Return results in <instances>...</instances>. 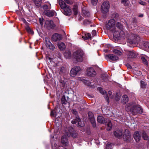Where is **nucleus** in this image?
Returning a JSON list of instances; mask_svg holds the SVG:
<instances>
[{"instance_id": "obj_27", "label": "nucleus", "mask_w": 149, "mask_h": 149, "mask_svg": "<svg viewBox=\"0 0 149 149\" xmlns=\"http://www.w3.org/2000/svg\"><path fill=\"white\" fill-rule=\"evenodd\" d=\"M108 76L107 74H103L101 75V78L103 81H107L108 80Z\"/></svg>"}, {"instance_id": "obj_58", "label": "nucleus", "mask_w": 149, "mask_h": 149, "mask_svg": "<svg viewBox=\"0 0 149 149\" xmlns=\"http://www.w3.org/2000/svg\"><path fill=\"white\" fill-rule=\"evenodd\" d=\"M58 105H59V103H57V104L56 105V108H60V107L59 106L58 107Z\"/></svg>"}, {"instance_id": "obj_10", "label": "nucleus", "mask_w": 149, "mask_h": 149, "mask_svg": "<svg viewBox=\"0 0 149 149\" xmlns=\"http://www.w3.org/2000/svg\"><path fill=\"white\" fill-rule=\"evenodd\" d=\"M98 90L103 95H104V97L106 100V101L107 102H109V100L108 96L107 95V93L104 90H103V89L101 88H97Z\"/></svg>"}, {"instance_id": "obj_60", "label": "nucleus", "mask_w": 149, "mask_h": 149, "mask_svg": "<svg viewBox=\"0 0 149 149\" xmlns=\"http://www.w3.org/2000/svg\"><path fill=\"white\" fill-rule=\"evenodd\" d=\"M93 125V127H95L96 126V124L95 123V121L93 124H92Z\"/></svg>"}, {"instance_id": "obj_51", "label": "nucleus", "mask_w": 149, "mask_h": 149, "mask_svg": "<svg viewBox=\"0 0 149 149\" xmlns=\"http://www.w3.org/2000/svg\"><path fill=\"white\" fill-rule=\"evenodd\" d=\"M112 94V93L111 91H109L108 92V95L109 96V97L110 98H113V96Z\"/></svg>"}, {"instance_id": "obj_64", "label": "nucleus", "mask_w": 149, "mask_h": 149, "mask_svg": "<svg viewBox=\"0 0 149 149\" xmlns=\"http://www.w3.org/2000/svg\"><path fill=\"white\" fill-rule=\"evenodd\" d=\"M109 145H107V147H106V149H107V148H108L109 149Z\"/></svg>"}, {"instance_id": "obj_54", "label": "nucleus", "mask_w": 149, "mask_h": 149, "mask_svg": "<svg viewBox=\"0 0 149 149\" xmlns=\"http://www.w3.org/2000/svg\"><path fill=\"white\" fill-rule=\"evenodd\" d=\"M57 97L56 99L57 102H58L60 101L61 100V97H60V95H57Z\"/></svg>"}, {"instance_id": "obj_24", "label": "nucleus", "mask_w": 149, "mask_h": 149, "mask_svg": "<svg viewBox=\"0 0 149 149\" xmlns=\"http://www.w3.org/2000/svg\"><path fill=\"white\" fill-rule=\"evenodd\" d=\"M64 56L66 58L69 59L71 57V54L69 51H66L64 53Z\"/></svg>"}, {"instance_id": "obj_11", "label": "nucleus", "mask_w": 149, "mask_h": 149, "mask_svg": "<svg viewBox=\"0 0 149 149\" xmlns=\"http://www.w3.org/2000/svg\"><path fill=\"white\" fill-rule=\"evenodd\" d=\"M55 13L56 12L53 10H45L44 11V14L49 17L54 16Z\"/></svg>"}, {"instance_id": "obj_15", "label": "nucleus", "mask_w": 149, "mask_h": 149, "mask_svg": "<svg viewBox=\"0 0 149 149\" xmlns=\"http://www.w3.org/2000/svg\"><path fill=\"white\" fill-rule=\"evenodd\" d=\"M114 135L118 139H120L121 138L123 135V133L121 130H117L114 132Z\"/></svg>"}, {"instance_id": "obj_62", "label": "nucleus", "mask_w": 149, "mask_h": 149, "mask_svg": "<svg viewBox=\"0 0 149 149\" xmlns=\"http://www.w3.org/2000/svg\"><path fill=\"white\" fill-rule=\"evenodd\" d=\"M89 97L90 98H92L93 97V95H88Z\"/></svg>"}, {"instance_id": "obj_39", "label": "nucleus", "mask_w": 149, "mask_h": 149, "mask_svg": "<svg viewBox=\"0 0 149 149\" xmlns=\"http://www.w3.org/2000/svg\"><path fill=\"white\" fill-rule=\"evenodd\" d=\"M83 82L84 84L88 86H89L91 84L90 81L88 80H84L83 81Z\"/></svg>"}, {"instance_id": "obj_41", "label": "nucleus", "mask_w": 149, "mask_h": 149, "mask_svg": "<svg viewBox=\"0 0 149 149\" xmlns=\"http://www.w3.org/2000/svg\"><path fill=\"white\" fill-rule=\"evenodd\" d=\"M121 95L118 93H116V100L117 101H118L120 99Z\"/></svg>"}, {"instance_id": "obj_40", "label": "nucleus", "mask_w": 149, "mask_h": 149, "mask_svg": "<svg viewBox=\"0 0 149 149\" xmlns=\"http://www.w3.org/2000/svg\"><path fill=\"white\" fill-rule=\"evenodd\" d=\"M71 111L72 113L75 115V117H77V116H78V112L76 111V109H72L71 110Z\"/></svg>"}, {"instance_id": "obj_18", "label": "nucleus", "mask_w": 149, "mask_h": 149, "mask_svg": "<svg viewBox=\"0 0 149 149\" xmlns=\"http://www.w3.org/2000/svg\"><path fill=\"white\" fill-rule=\"evenodd\" d=\"M106 125H107V130L108 131H110L111 130L112 127V124L111 121L109 119H107L106 120V122L105 123Z\"/></svg>"}, {"instance_id": "obj_61", "label": "nucleus", "mask_w": 149, "mask_h": 149, "mask_svg": "<svg viewBox=\"0 0 149 149\" xmlns=\"http://www.w3.org/2000/svg\"><path fill=\"white\" fill-rule=\"evenodd\" d=\"M129 68H132V67L129 65L128 64V66H127Z\"/></svg>"}, {"instance_id": "obj_33", "label": "nucleus", "mask_w": 149, "mask_h": 149, "mask_svg": "<svg viewBox=\"0 0 149 149\" xmlns=\"http://www.w3.org/2000/svg\"><path fill=\"white\" fill-rule=\"evenodd\" d=\"M68 97H65V95H63L62 96L61 99V102H67L68 101Z\"/></svg>"}, {"instance_id": "obj_16", "label": "nucleus", "mask_w": 149, "mask_h": 149, "mask_svg": "<svg viewBox=\"0 0 149 149\" xmlns=\"http://www.w3.org/2000/svg\"><path fill=\"white\" fill-rule=\"evenodd\" d=\"M89 118L92 124H93L95 121L93 113L89 111L88 113Z\"/></svg>"}, {"instance_id": "obj_45", "label": "nucleus", "mask_w": 149, "mask_h": 149, "mask_svg": "<svg viewBox=\"0 0 149 149\" xmlns=\"http://www.w3.org/2000/svg\"><path fill=\"white\" fill-rule=\"evenodd\" d=\"M91 22L88 19H85L83 22V24H90Z\"/></svg>"}, {"instance_id": "obj_28", "label": "nucleus", "mask_w": 149, "mask_h": 149, "mask_svg": "<svg viewBox=\"0 0 149 149\" xmlns=\"http://www.w3.org/2000/svg\"><path fill=\"white\" fill-rule=\"evenodd\" d=\"M60 72L61 74H64L66 73V66L65 65H63L60 68Z\"/></svg>"}, {"instance_id": "obj_4", "label": "nucleus", "mask_w": 149, "mask_h": 149, "mask_svg": "<svg viewBox=\"0 0 149 149\" xmlns=\"http://www.w3.org/2000/svg\"><path fill=\"white\" fill-rule=\"evenodd\" d=\"M140 39L139 36L133 34H131L129 36L128 38L129 42L131 44H134L140 40Z\"/></svg>"}, {"instance_id": "obj_13", "label": "nucleus", "mask_w": 149, "mask_h": 149, "mask_svg": "<svg viewBox=\"0 0 149 149\" xmlns=\"http://www.w3.org/2000/svg\"><path fill=\"white\" fill-rule=\"evenodd\" d=\"M111 31L113 32V36L114 37L118 39H119L120 36L119 30H118L115 27L114 28L113 31Z\"/></svg>"}, {"instance_id": "obj_25", "label": "nucleus", "mask_w": 149, "mask_h": 149, "mask_svg": "<svg viewBox=\"0 0 149 149\" xmlns=\"http://www.w3.org/2000/svg\"><path fill=\"white\" fill-rule=\"evenodd\" d=\"M75 118L74 119L72 120L71 122V123L73 124H76L77 123L81 121V119L79 116H77V117H75Z\"/></svg>"}, {"instance_id": "obj_3", "label": "nucleus", "mask_w": 149, "mask_h": 149, "mask_svg": "<svg viewBox=\"0 0 149 149\" xmlns=\"http://www.w3.org/2000/svg\"><path fill=\"white\" fill-rule=\"evenodd\" d=\"M84 55L83 52L81 50L76 51L73 53L74 58L78 62H81L83 61V57Z\"/></svg>"}, {"instance_id": "obj_63", "label": "nucleus", "mask_w": 149, "mask_h": 149, "mask_svg": "<svg viewBox=\"0 0 149 149\" xmlns=\"http://www.w3.org/2000/svg\"><path fill=\"white\" fill-rule=\"evenodd\" d=\"M143 16V14H141L139 15V17H142Z\"/></svg>"}, {"instance_id": "obj_37", "label": "nucleus", "mask_w": 149, "mask_h": 149, "mask_svg": "<svg viewBox=\"0 0 149 149\" xmlns=\"http://www.w3.org/2000/svg\"><path fill=\"white\" fill-rule=\"evenodd\" d=\"M116 25L117 28L118 29H117L118 30L119 29L120 30H122L123 29V26L119 22H117L116 24Z\"/></svg>"}, {"instance_id": "obj_5", "label": "nucleus", "mask_w": 149, "mask_h": 149, "mask_svg": "<svg viewBox=\"0 0 149 149\" xmlns=\"http://www.w3.org/2000/svg\"><path fill=\"white\" fill-rule=\"evenodd\" d=\"M115 21L114 19H111L108 20L105 24L106 29L110 31H113L115 28Z\"/></svg>"}, {"instance_id": "obj_12", "label": "nucleus", "mask_w": 149, "mask_h": 149, "mask_svg": "<svg viewBox=\"0 0 149 149\" xmlns=\"http://www.w3.org/2000/svg\"><path fill=\"white\" fill-rule=\"evenodd\" d=\"M130 132L127 130H125V134L123 135L124 140L126 141L129 140L130 137Z\"/></svg>"}, {"instance_id": "obj_9", "label": "nucleus", "mask_w": 149, "mask_h": 149, "mask_svg": "<svg viewBox=\"0 0 149 149\" xmlns=\"http://www.w3.org/2000/svg\"><path fill=\"white\" fill-rule=\"evenodd\" d=\"M87 75L89 76L93 77L96 75V73L95 70L92 67L88 68L87 70Z\"/></svg>"}, {"instance_id": "obj_29", "label": "nucleus", "mask_w": 149, "mask_h": 149, "mask_svg": "<svg viewBox=\"0 0 149 149\" xmlns=\"http://www.w3.org/2000/svg\"><path fill=\"white\" fill-rule=\"evenodd\" d=\"M84 40H87L88 39H91L92 38V37L91 34L89 33L86 34L84 36L82 37Z\"/></svg>"}, {"instance_id": "obj_17", "label": "nucleus", "mask_w": 149, "mask_h": 149, "mask_svg": "<svg viewBox=\"0 0 149 149\" xmlns=\"http://www.w3.org/2000/svg\"><path fill=\"white\" fill-rule=\"evenodd\" d=\"M141 135L139 132L137 131L135 132L134 134V137L137 142H139L141 139Z\"/></svg>"}, {"instance_id": "obj_23", "label": "nucleus", "mask_w": 149, "mask_h": 149, "mask_svg": "<svg viewBox=\"0 0 149 149\" xmlns=\"http://www.w3.org/2000/svg\"><path fill=\"white\" fill-rule=\"evenodd\" d=\"M58 45L59 49L61 50H63L65 48V44L62 42L59 43Z\"/></svg>"}, {"instance_id": "obj_14", "label": "nucleus", "mask_w": 149, "mask_h": 149, "mask_svg": "<svg viewBox=\"0 0 149 149\" xmlns=\"http://www.w3.org/2000/svg\"><path fill=\"white\" fill-rule=\"evenodd\" d=\"M61 142L62 144L65 146H66L68 145V141L67 136L65 135H63L62 137Z\"/></svg>"}, {"instance_id": "obj_47", "label": "nucleus", "mask_w": 149, "mask_h": 149, "mask_svg": "<svg viewBox=\"0 0 149 149\" xmlns=\"http://www.w3.org/2000/svg\"><path fill=\"white\" fill-rule=\"evenodd\" d=\"M91 2L93 5H95L97 2L98 0H91Z\"/></svg>"}, {"instance_id": "obj_20", "label": "nucleus", "mask_w": 149, "mask_h": 149, "mask_svg": "<svg viewBox=\"0 0 149 149\" xmlns=\"http://www.w3.org/2000/svg\"><path fill=\"white\" fill-rule=\"evenodd\" d=\"M127 54L128 57L130 58H135L137 56L136 54L134 51H129Z\"/></svg>"}, {"instance_id": "obj_44", "label": "nucleus", "mask_w": 149, "mask_h": 149, "mask_svg": "<svg viewBox=\"0 0 149 149\" xmlns=\"http://www.w3.org/2000/svg\"><path fill=\"white\" fill-rule=\"evenodd\" d=\"M42 8L45 10H47L48 9H50L51 8V7H50L49 8L48 6L46 5H44L43 6Z\"/></svg>"}, {"instance_id": "obj_50", "label": "nucleus", "mask_w": 149, "mask_h": 149, "mask_svg": "<svg viewBox=\"0 0 149 149\" xmlns=\"http://www.w3.org/2000/svg\"><path fill=\"white\" fill-rule=\"evenodd\" d=\"M92 34L93 37L95 36L96 35V31L95 30H93L92 32Z\"/></svg>"}, {"instance_id": "obj_59", "label": "nucleus", "mask_w": 149, "mask_h": 149, "mask_svg": "<svg viewBox=\"0 0 149 149\" xmlns=\"http://www.w3.org/2000/svg\"><path fill=\"white\" fill-rule=\"evenodd\" d=\"M133 22L136 23V22H137V21H136V19L134 18L133 19Z\"/></svg>"}, {"instance_id": "obj_22", "label": "nucleus", "mask_w": 149, "mask_h": 149, "mask_svg": "<svg viewBox=\"0 0 149 149\" xmlns=\"http://www.w3.org/2000/svg\"><path fill=\"white\" fill-rule=\"evenodd\" d=\"M107 57L112 61H116L117 60L118 58V57L113 54H109L107 56Z\"/></svg>"}, {"instance_id": "obj_42", "label": "nucleus", "mask_w": 149, "mask_h": 149, "mask_svg": "<svg viewBox=\"0 0 149 149\" xmlns=\"http://www.w3.org/2000/svg\"><path fill=\"white\" fill-rule=\"evenodd\" d=\"M56 113V112L55 110H53L50 113L51 116H53L54 117H56V116L55 114Z\"/></svg>"}, {"instance_id": "obj_2", "label": "nucleus", "mask_w": 149, "mask_h": 149, "mask_svg": "<svg viewBox=\"0 0 149 149\" xmlns=\"http://www.w3.org/2000/svg\"><path fill=\"white\" fill-rule=\"evenodd\" d=\"M59 3L63 13L65 15H70L71 14V11L70 8L63 1V0H59Z\"/></svg>"}, {"instance_id": "obj_52", "label": "nucleus", "mask_w": 149, "mask_h": 149, "mask_svg": "<svg viewBox=\"0 0 149 149\" xmlns=\"http://www.w3.org/2000/svg\"><path fill=\"white\" fill-rule=\"evenodd\" d=\"M45 43L46 45H47V44H48V42H50V41L49 40V39L48 38H45Z\"/></svg>"}, {"instance_id": "obj_7", "label": "nucleus", "mask_w": 149, "mask_h": 149, "mask_svg": "<svg viewBox=\"0 0 149 149\" xmlns=\"http://www.w3.org/2000/svg\"><path fill=\"white\" fill-rule=\"evenodd\" d=\"M80 70V68L79 66L74 67L70 71V76L72 77L76 76Z\"/></svg>"}, {"instance_id": "obj_46", "label": "nucleus", "mask_w": 149, "mask_h": 149, "mask_svg": "<svg viewBox=\"0 0 149 149\" xmlns=\"http://www.w3.org/2000/svg\"><path fill=\"white\" fill-rule=\"evenodd\" d=\"M73 10L74 12V14L75 15H76L77 13V8L76 6H74V7L73 8Z\"/></svg>"}, {"instance_id": "obj_55", "label": "nucleus", "mask_w": 149, "mask_h": 149, "mask_svg": "<svg viewBox=\"0 0 149 149\" xmlns=\"http://www.w3.org/2000/svg\"><path fill=\"white\" fill-rule=\"evenodd\" d=\"M142 61L143 62V63L146 64H148V63L147 62V61L145 58L144 57H142Z\"/></svg>"}, {"instance_id": "obj_53", "label": "nucleus", "mask_w": 149, "mask_h": 149, "mask_svg": "<svg viewBox=\"0 0 149 149\" xmlns=\"http://www.w3.org/2000/svg\"><path fill=\"white\" fill-rule=\"evenodd\" d=\"M113 17L115 18H117L118 17V15L117 13H114L113 15Z\"/></svg>"}, {"instance_id": "obj_8", "label": "nucleus", "mask_w": 149, "mask_h": 149, "mask_svg": "<svg viewBox=\"0 0 149 149\" xmlns=\"http://www.w3.org/2000/svg\"><path fill=\"white\" fill-rule=\"evenodd\" d=\"M62 39V37L61 35L57 33L54 34L52 36V39L54 42L59 41Z\"/></svg>"}, {"instance_id": "obj_57", "label": "nucleus", "mask_w": 149, "mask_h": 149, "mask_svg": "<svg viewBox=\"0 0 149 149\" xmlns=\"http://www.w3.org/2000/svg\"><path fill=\"white\" fill-rule=\"evenodd\" d=\"M81 121H79L78 122V124L77 125V126L78 127H82L83 126V125L81 124Z\"/></svg>"}, {"instance_id": "obj_30", "label": "nucleus", "mask_w": 149, "mask_h": 149, "mask_svg": "<svg viewBox=\"0 0 149 149\" xmlns=\"http://www.w3.org/2000/svg\"><path fill=\"white\" fill-rule=\"evenodd\" d=\"M123 102H127L128 101V97L126 95H124L122 97Z\"/></svg>"}, {"instance_id": "obj_49", "label": "nucleus", "mask_w": 149, "mask_h": 149, "mask_svg": "<svg viewBox=\"0 0 149 149\" xmlns=\"http://www.w3.org/2000/svg\"><path fill=\"white\" fill-rule=\"evenodd\" d=\"M26 29L28 32L30 33H32V31H31V29L29 27H27L26 28Z\"/></svg>"}, {"instance_id": "obj_48", "label": "nucleus", "mask_w": 149, "mask_h": 149, "mask_svg": "<svg viewBox=\"0 0 149 149\" xmlns=\"http://www.w3.org/2000/svg\"><path fill=\"white\" fill-rule=\"evenodd\" d=\"M66 3L68 4H71L72 2L70 0H63Z\"/></svg>"}, {"instance_id": "obj_26", "label": "nucleus", "mask_w": 149, "mask_h": 149, "mask_svg": "<svg viewBox=\"0 0 149 149\" xmlns=\"http://www.w3.org/2000/svg\"><path fill=\"white\" fill-rule=\"evenodd\" d=\"M48 44L47 43V44L46 45L47 47L50 49L54 50L55 48V47L51 42H48Z\"/></svg>"}, {"instance_id": "obj_31", "label": "nucleus", "mask_w": 149, "mask_h": 149, "mask_svg": "<svg viewBox=\"0 0 149 149\" xmlns=\"http://www.w3.org/2000/svg\"><path fill=\"white\" fill-rule=\"evenodd\" d=\"M142 138L145 140H147L148 139V136L147 135L145 131H143L142 134Z\"/></svg>"}, {"instance_id": "obj_1", "label": "nucleus", "mask_w": 149, "mask_h": 149, "mask_svg": "<svg viewBox=\"0 0 149 149\" xmlns=\"http://www.w3.org/2000/svg\"><path fill=\"white\" fill-rule=\"evenodd\" d=\"M125 109L127 111L130 112L134 115L138 113L141 114L143 112V109L141 106L134 103H127L125 106Z\"/></svg>"}, {"instance_id": "obj_6", "label": "nucleus", "mask_w": 149, "mask_h": 149, "mask_svg": "<svg viewBox=\"0 0 149 149\" xmlns=\"http://www.w3.org/2000/svg\"><path fill=\"white\" fill-rule=\"evenodd\" d=\"M109 7L110 5L109 1H105L101 6V11L102 13L105 14L109 11Z\"/></svg>"}, {"instance_id": "obj_56", "label": "nucleus", "mask_w": 149, "mask_h": 149, "mask_svg": "<svg viewBox=\"0 0 149 149\" xmlns=\"http://www.w3.org/2000/svg\"><path fill=\"white\" fill-rule=\"evenodd\" d=\"M139 3L140 4L143 6H145L146 5V3L145 2H144L142 1H140Z\"/></svg>"}, {"instance_id": "obj_35", "label": "nucleus", "mask_w": 149, "mask_h": 149, "mask_svg": "<svg viewBox=\"0 0 149 149\" xmlns=\"http://www.w3.org/2000/svg\"><path fill=\"white\" fill-rule=\"evenodd\" d=\"M147 84L145 83V82L141 80L140 81V86L142 88H145Z\"/></svg>"}, {"instance_id": "obj_43", "label": "nucleus", "mask_w": 149, "mask_h": 149, "mask_svg": "<svg viewBox=\"0 0 149 149\" xmlns=\"http://www.w3.org/2000/svg\"><path fill=\"white\" fill-rule=\"evenodd\" d=\"M49 23L50 24V26H51V27L52 28H54L55 25L54 24L52 20H50L49 21Z\"/></svg>"}, {"instance_id": "obj_32", "label": "nucleus", "mask_w": 149, "mask_h": 149, "mask_svg": "<svg viewBox=\"0 0 149 149\" xmlns=\"http://www.w3.org/2000/svg\"><path fill=\"white\" fill-rule=\"evenodd\" d=\"M42 0H35L34 3L38 7H39L41 5Z\"/></svg>"}, {"instance_id": "obj_19", "label": "nucleus", "mask_w": 149, "mask_h": 149, "mask_svg": "<svg viewBox=\"0 0 149 149\" xmlns=\"http://www.w3.org/2000/svg\"><path fill=\"white\" fill-rule=\"evenodd\" d=\"M108 119L104 118L103 116H99L97 117V121L98 122L100 123H104L106 122V120Z\"/></svg>"}, {"instance_id": "obj_21", "label": "nucleus", "mask_w": 149, "mask_h": 149, "mask_svg": "<svg viewBox=\"0 0 149 149\" xmlns=\"http://www.w3.org/2000/svg\"><path fill=\"white\" fill-rule=\"evenodd\" d=\"M69 131L71 136L75 138L77 136V134L76 132L73 128H71L70 130H69Z\"/></svg>"}, {"instance_id": "obj_38", "label": "nucleus", "mask_w": 149, "mask_h": 149, "mask_svg": "<svg viewBox=\"0 0 149 149\" xmlns=\"http://www.w3.org/2000/svg\"><path fill=\"white\" fill-rule=\"evenodd\" d=\"M113 53L115 54L119 55H121L122 54V53L121 51L116 49H114L113 50Z\"/></svg>"}, {"instance_id": "obj_34", "label": "nucleus", "mask_w": 149, "mask_h": 149, "mask_svg": "<svg viewBox=\"0 0 149 149\" xmlns=\"http://www.w3.org/2000/svg\"><path fill=\"white\" fill-rule=\"evenodd\" d=\"M82 13L85 15L87 17H89L90 16V14L89 11L84 9H83Z\"/></svg>"}, {"instance_id": "obj_36", "label": "nucleus", "mask_w": 149, "mask_h": 149, "mask_svg": "<svg viewBox=\"0 0 149 149\" xmlns=\"http://www.w3.org/2000/svg\"><path fill=\"white\" fill-rule=\"evenodd\" d=\"M121 3L125 6H127L129 4V1L128 0H121Z\"/></svg>"}]
</instances>
